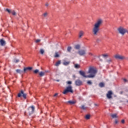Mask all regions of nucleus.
I'll return each mask as SVG.
<instances>
[{
    "mask_svg": "<svg viewBox=\"0 0 128 128\" xmlns=\"http://www.w3.org/2000/svg\"><path fill=\"white\" fill-rule=\"evenodd\" d=\"M102 24V19L98 20L94 24V26L92 30V34L94 36H98L100 32V26Z\"/></svg>",
    "mask_w": 128,
    "mask_h": 128,
    "instance_id": "obj_1",
    "label": "nucleus"
},
{
    "mask_svg": "<svg viewBox=\"0 0 128 128\" xmlns=\"http://www.w3.org/2000/svg\"><path fill=\"white\" fill-rule=\"evenodd\" d=\"M97 72L98 70H96L94 68L92 67L90 68L88 71V74H90L88 76V78H94L96 76Z\"/></svg>",
    "mask_w": 128,
    "mask_h": 128,
    "instance_id": "obj_2",
    "label": "nucleus"
},
{
    "mask_svg": "<svg viewBox=\"0 0 128 128\" xmlns=\"http://www.w3.org/2000/svg\"><path fill=\"white\" fill-rule=\"evenodd\" d=\"M68 92H74V90H72V86L70 85L66 87V89L62 92L64 94H66Z\"/></svg>",
    "mask_w": 128,
    "mask_h": 128,
    "instance_id": "obj_3",
    "label": "nucleus"
},
{
    "mask_svg": "<svg viewBox=\"0 0 128 128\" xmlns=\"http://www.w3.org/2000/svg\"><path fill=\"white\" fill-rule=\"evenodd\" d=\"M34 106H32L30 107H28L27 112L29 116H32L34 112Z\"/></svg>",
    "mask_w": 128,
    "mask_h": 128,
    "instance_id": "obj_4",
    "label": "nucleus"
},
{
    "mask_svg": "<svg viewBox=\"0 0 128 128\" xmlns=\"http://www.w3.org/2000/svg\"><path fill=\"white\" fill-rule=\"evenodd\" d=\"M118 31L122 36H124V34L128 32V30L122 27L118 28Z\"/></svg>",
    "mask_w": 128,
    "mask_h": 128,
    "instance_id": "obj_5",
    "label": "nucleus"
},
{
    "mask_svg": "<svg viewBox=\"0 0 128 128\" xmlns=\"http://www.w3.org/2000/svg\"><path fill=\"white\" fill-rule=\"evenodd\" d=\"M26 94L24 93L23 90H21L20 92L18 94V98H20L21 96H23L24 100H26Z\"/></svg>",
    "mask_w": 128,
    "mask_h": 128,
    "instance_id": "obj_6",
    "label": "nucleus"
},
{
    "mask_svg": "<svg viewBox=\"0 0 128 128\" xmlns=\"http://www.w3.org/2000/svg\"><path fill=\"white\" fill-rule=\"evenodd\" d=\"M114 58H116V60H122L126 59V57H124V56H122L120 54L115 55Z\"/></svg>",
    "mask_w": 128,
    "mask_h": 128,
    "instance_id": "obj_7",
    "label": "nucleus"
},
{
    "mask_svg": "<svg viewBox=\"0 0 128 128\" xmlns=\"http://www.w3.org/2000/svg\"><path fill=\"white\" fill-rule=\"evenodd\" d=\"M112 90L108 91V92L106 95V96L108 98V99L110 100V98H112Z\"/></svg>",
    "mask_w": 128,
    "mask_h": 128,
    "instance_id": "obj_8",
    "label": "nucleus"
},
{
    "mask_svg": "<svg viewBox=\"0 0 128 128\" xmlns=\"http://www.w3.org/2000/svg\"><path fill=\"white\" fill-rule=\"evenodd\" d=\"M75 84H76V86H82V81L80 80H76Z\"/></svg>",
    "mask_w": 128,
    "mask_h": 128,
    "instance_id": "obj_9",
    "label": "nucleus"
},
{
    "mask_svg": "<svg viewBox=\"0 0 128 128\" xmlns=\"http://www.w3.org/2000/svg\"><path fill=\"white\" fill-rule=\"evenodd\" d=\"M78 54L81 56H84L86 54V50H80L78 52Z\"/></svg>",
    "mask_w": 128,
    "mask_h": 128,
    "instance_id": "obj_10",
    "label": "nucleus"
},
{
    "mask_svg": "<svg viewBox=\"0 0 128 128\" xmlns=\"http://www.w3.org/2000/svg\"><path fill=\"white\" fill-rule=\"evenodd\" d=\"M32 70V67L24 68V72L25 74V72H28V70Z\"/></svg>",
    "mask_w": 128,
    "mask_h": 128,
    "instance_id": "obj_11",
    "label": "nucleus"
},
{
    "mask_svg": "<svg viewBox=\"0 0 128 128\" xmlns=\"http://www.w3.org/2000/svg\"><path fill=\"white\" fill-rule=\"evenodd\" d=\"M79 74H80V76H84V78H88V76H86V72H84L83 71H80Z\"/></svg>",
    "mask_w": 128,
    "mask_h": 128,
    "instance_id": "obj_12",
    "label": "nucleus"
},
{
    "mask_svg": "<svg viewBox=\"0 0 128 128\" xmlns=\"http://www.w3.org/2000/svg\"><path fill=\"white\" fill-rule=\"evenodd\" d=\"M0 44H1V46H6V41H4V40L3 39H0Z\"/></svg>",
    "mask_w": 128,
    "mask_h": 128,
    "instance_id": "obj_13",
    "label": "nucleus"
},
{
    "mask_svg": "<svg viewBox=\"0 0 128 128\" xmlns=\"http://www.w3.org/2000/svg\"><path fill=\"white\" fill-rule=\"evenodd\" d=\"M68 102L70 104H76V102L74 100H69Z\"/></svg>",
    "mask_w": 128,
    "mask_h": 128,
    "instance_id": "obj_14",
    "label": "nucleus"
},
{
    "mask_svg": "<svg viewBox=\"0 0 128 128\" xmlns=\"http://www.w3.org/2000/svg\"><path fill=\"white\" fill-rule=\"evenodd\" d=\"M44 74H46V73L44 72H40L39 73V76L41 78L42 76H44Z\"/></svg>",
    "mask_w": 128,
    "mask_h": 128,
    "instance_id": "obj_15",
    "label": "nucleus"
},
{
    "mask_svg": "<svg viewBox=\"0 0 128 128\" xmlns=\"http://www.w3.org/2000/svg\"><path fill=\"white\" fill-rule=\"evenodd\" d=\"M111 116L112 118H118V115L116 114H112Z\"/></svg>",
    "mask_w": 128,
    "mask_h": 128,
    "instance_id": "obj_16",
    "label": "nucleus"
},
{
    "mask_svg": "<svg viewBox=\"0 0 128 128\" xmlns=\"http://www.w3.org/2000/svg\"><path fill=\"white\" fill-rule=\"evenodd\" d=\"M74 48H76V50H80V44H77L75 46Z\"/></svg>",
    "mask_w": 128,
    "mask_h": 128,
    "instance_id": "obj_17",
    "label": "nucleus"
},
{
    "mask_svg": "<svg viewBox=\"0 0 128 128\" xmlns=\"http://www.w3.org/2000/svg\"><path fill=\"white\" fill-rule=\"evenodd\" d=\"M102 56H103V58H108V54H102Z\"/></svg>",
    "mask_w": 128,
    "mask_h": 128,
    "instance_id": "obj_18",
    "label": "nucleus"
},
{
    "mask_svg": "<svg viewBox=\"0 0 128 128\" xmlns=\"http://www.w3.org/2000/svg\"><path fill=\"white\" fill-rule=\"evenodd\" d=\"M84 36V32L80 31L79 34V38H82Z\"/></svg>",
    "mask_w": 128,
    "mask_h": 128,
    "instance_id": "obj_19",
    "label": "nucleus"
},
{
    "mask_svg": "<svg viewBox=\"0 0 128 128\" xmlns=\"http://www.w3.org/2000/svg\"><path fill=\"white\" fill-rule=\"evenodd\" d=\"M70 62H63V64L64 65V66H68V64H70Z\"/></svg>",
    "mask_w": 128,
    "mask_h": 128,
    "instance_id": "obj_20",
    "label": "nucleus"
},
{
    "mask_svg": "<svg viewBox=\"0 0 128 128\" xmlns=\"http://www.w3.org/2000/svg\"><path fill=\"white\" fill-rule=\"evenodd\" d=\"M74 68H80V66L78 64H75Z\"/></svg>",
    "mask_w": 128,
    "mask_h": 128,
    "instance_id": "obj_21",
    "label": "nucleus"
},
{
    "mask_svg": "<svg viewBox=\"0 0 128 128\" xmlns=\"http://www.w3.org/2000/svg\"><path fill=\"white\" fill-rule=\"evenodd\" d=\"M11 14H12V16H16V12L14 10H12L11 12Z\"/></svg>",
    "mask_w": 128,
    "mask_h": 128,
    "instance_id": "obj_22",
    "label": "nucleus"
},
{
    "mask_svg": "<svg viewBox=\"0 0 128 128\" xmlns=\"http://www.w3.org/2000/svg\"><path fill=\"white\" fill-rule=\"evenodd\" d=\"M60 60L57 62H56L55 66H60Z\"/></svg>",
    "mask_w": 128,
    "mask_h": 128,
    "instance_id": "obj_23",
    "label": "nucleus"
},
{
    "mask_svg": "<svg viewBox=\"0 0 128 128\" xmlns=\"http://www.w3.org/2000/svg\"><path fill=\"white\" fill-rule=\"evenodd\" d=\"M16 72H18V74H22V70H20V69H17L16 70Z\"/></svg>",
    "mask_w": 128,
    "mask_h": 128,
    "instance_id": "obj_24",
    "label": "nucleus"
},
{
    "mask_svg": "<svg viewBox=\"0 0 128 128\" xmlns=\"http://www.w3.org/2000/svg\"><path fill=\"white\" fill-rule=\"evenodd\" d=\"M5 10H6V12H8V14H12V10H10V9H8V8H6Z\"/></svg>",
    "mask_w": 128,
    "mask_h": 128,
    "instance_id": "obj_25",
    "label": "nucleus"
},
{
    "mask_svg": "<svg viewBox=\"0 0 128 128\" xmlns=\"http://www.w3.org/2000/svg\"><path fill=\"white\" fill-rule=\"evenodd\" d=\"M99 86L100 88H104V84L103 82H100L99 84Z\"/></svg>",
    "mask_w": 128,
    "mask_h": 128,
    "instance_id": "obj_26",
    "label": "nucleus"
},
{
    "mask_svg": "<svg viewBox=\"0 0 128 128\" xmlns=\"http://www.w3.org/2000/svg\"><path fill=\"white\" fill-rule=\"evenodd\" d=\"M54 58H58L60 56V55L58 54V52H55Z\"/></svg>",
    "mask_w": 128,
    "mask_h": 128,
    "instance_id": "obj_27",
    "label": "nucleus"
},
{
    "mask_svg": "<svg viewBox=\"0 0 128 128\" xmlns=\"http://www.w3.org/2000/svg\"><path fill=\"white\" fill-rule=\"evenodd\" d=\"M39 72H40V70H38L36 69V70H34L33 71V72H34V74H38Z\"/></svg>",
    "mask_w": 128,
    "mask_h": 128,
    "instance_id": "obj_28",
    "label": "nucleus"
},
{
    "mask_svg": "<svg viewBox=\"0 0 128 128\" xmlns=\"http://www.w3.org/2000/svg\"><path fill=\"white\" fill-rule=\"evenodd\" d=\"M112 62V59H109V60H106V62H108V64H110V62Z\"/></svg>",
    "mask_w": 128,
    "mask_h": 128,
    "instance_id": "obj_29",
    "label": "nucleus"
},
{
    "mask_svg": "<svg viewBox=\"0 0 128 128\" xmlns=\"http://www.w3.org/2000/svg\"><path fill=\"white\" fill-rule=\"evenodd\" d=\"M40 53L41 54H44V49H40Z\"/></svg>",
    "mask_w": 128,
    "mask_h": 128,
    "instance_id": "obj_30",
    "label": "nucleus"
},
{
    "mask_svg": "<svg viewBox=\"0 0 128 128\" xmlns=\"http://www.w3.org/2000/svg\"><path fill=\"white\" fill-rule=\"evenodd\" d=\"M90 114H87L86 116V120H90Z\"/></svg>",
    "mask_w": 128,
    "mask_h": 128,
    "instance_id": "obj_31",
    "label": "nucleus"
},
{
    "mask_svg": "<svg viewBox=\"0 0 128 128\" xmlns=\"http://www.w3.org/2000/svg\"><path fill=\"white\" fill-rule=\"evenodd\" d=\"M67 50L68 52H70V51L72 50V47H68L67 48Z\"/></svg>",
    "mask_w": 128,
    "mask_h": 128,
    "instance_id": "obj_32",
    "label": "nucleus"
},
{
    "mask_svg": "<svg viewBox=\"0 0 128 128\" xmlns=\"http://www.w3.org/2000/svg\"><path fill=\"white\" fill-rule=\"evenodd\" d=\"M81 108L82 110H86V106H84V105H82V107H81Z\"/></svg>",
    "mask_w": 128,
    "mask_h": 128,
    "instance_id": "obj_33",
    "label": "nucleus"
},
{
    "mask_svg": "<svg viewBox=\"0 0 128 128\" xmlns=\"http://www.w3.org/2000/svg\"><path fill=\"white\" fill-rule=\"evenodd\" d=\"M87 84H92V81H90V80H88L87 82Z\"/></svg>",
    "mask_w": 128,
    "mask_h": 128,
    "instance_id": "obj_34",
    "label": "nucleus"
},
{
    "mask_svg": "<svg viewBox=\"0 0 128 128\" xmlns=\"http://www.w3.org/2000/svg\"><path fill=\"white\" fill-rule=\"evenodd\" d=\"M40 42V39H37V40H36V44H38V43Z\"/></svg>",
    "mask_w": 128,
    "mask_h": 128,
    "instance_id": "obj_35",
    "label": "nucleus"
},
{
    "mask_svg": "<svg viewBox=\"0 0 128 128\" xmlns=\"http://www.w3.org/2000/svg\"><path fill=\"white\" fill-rule=\"evenodd\" d=\"M66 84H72V81H68Z\"/></svg>",
    "mask_w": 128,
    "mask_h": 128,
    "instance_id": "obj_36",
    "label": "nucleus"
},
{
    "mask_svg": "<svg viewBox=\"0 0 128 128\" xmlns=\"http://www.w3.org/2000/svg\"><path fill=\"white\" fill-rule=\"evenodd\" d=\"M44 16L46 18V16H48V12H46L44 14H43Z\"/></svg>",
    "mask_w": 128,
    "mask_h": 128,
    "instance_id": "obj_37",
    "label": "nucleus"
},
{
    "mask_svg": "<svg viewBox=\"0 0 128 128\" xmlns=\"http://www.w3.org/2000/svg\"><path fill=\"white\" fill-rule=\"evenodd\" d=\"M118 120H115V124H118Z\"/></svg>",
    "mask_w": 128,
    "mask_h": 128,
    "instance_id": "obj_38",
    "label": "nucleus"
},
{
    "mask_svg": "<svg viewBox=\"0 0 128 128\" xmlns=\"http://www.w3.org/2000/svg\"><path fill=\"white\" fill-rule=\"evenodd\" d=\"M123 80L124 82H128V80L126 78L123 79Z\"/></svg>",
    "mask_w": 128,
    "mask_h": 128,
    "instance_id": "obj_39",
    "label": "nucleus"
},
{
    "mask_svg": "<svg viewBox=\"0 0 128 128\" xmlns=\"http://www.w3.org/2000/svg\"><path fill=\"white\" fill-rule=\"evenodd\" d=\"M49 4H48V3H46V4H45V6H48Z\"/></svg>",
    "mask_w": 128,
    "mask_h": 128,
    "instance_id": "obj_40",
    "label": "nucleus"
},
{
    "mask_svg": "<svg viewBox=\"0 0 128 128\" xmlns=\"http://www.w3.org/2000/svg\"><path fill=\"white\" fill-rule=\"evenodd\" d=\"M88 55H89V56H94V54H92V53H91V52H89V53H88Z\"/></svg>",
    "mask_w": 128,
    "mask_h": 128,
    "instance_id": "obj_41",
    "label": "nucleus"
},
{
    "mask_svg": "<svg viewBox=\"0 0 128 128\" xmlns=\"http://www.w3.org/2000/svg\"><path fill=\"white\" fill-rule=\"evenodd\" d=\"M121 122H122V124H124V120H122L121 121Z\"/></svg>",
    "mask_w": 128,
    "mask_h": 128,
    "instance_id": "obj_42",
    "label": "nucleus"
},
{
    "mask_svg": "<svg viewBox=\"0 0 128 128\" xmlns=\"http://www.w3.org/2000/svg\"><path fill=\"white\" fill-rule=\"evenodd\" d=\"M20 62V60H15V62Z\"/></svg>",
    "mask_w": 128,
    "mask_h": 128,
    "instance_id": "obj_43",
    "label": "nucleus"
},
{
    "mask_svg": "<svg viewBox=\"0 0 128 128\" xmlns=\"http://www.w3.org/2000/svg\"><path fill=\"white\" fill-rule=\"evenodd\" d=\"M58 93H56V94H54V96H58Z\"/></svg>",
    "mask_w": 128,
    "mask_h": 128,
    "instance_id": "obj_44",
    "label": "nucleus"
},
{
    "mask_svg": "<svg viewBox=\"0 0 128 128\" xmlns=\"http://www.w3.org/2000/svg\"><path fill=\"white\" fill-rule=\"evenodd\" d=\"M73 76H74V78H76V76H74V75Z\"/></svg>",
    "mask_w": 128,
    "mask_h": 128,
    "instance_id": "obj_45",
    "label": "nucleus"
},
{
    "mask_svg": "<svg viewBox=\"0 0 128 128\" xmlns=\"http://www.w3.org/2000/svg\"><path fill=\"white\" fill-rule=\"evenodd\" d=\"M56 82H60V80H56Z\"/></svg>",
    "mask_w": 128,
    "mask_h": 128,
    "instance_id": "obj_46",
    "label": "nucleus"
}]
</instances>
